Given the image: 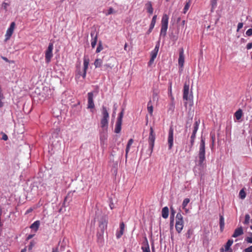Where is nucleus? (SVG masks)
Masks as SVG:
<instances>
[{
	"instance_id": "f257e3e1",
	"label": "nucleus",
	"mask_w": 252,
	"mask_h": 252,
	"mask_svg": "<svg viewBox=\"0 0 252 252\" xmlns=\"http://www.w3.org/2000/svg\"><path fill=\"white\" fill-rule=\"evenodd\" d=\"M198 163L200 165H202L205 160V139L201 138L198 154Z\"/></svg>"
},
{
	"instance_id": "f03ea898",
	"label": "nucleus",
	"mask_w": 252,
	"mask_h": 252,
	"mask_svg": "<svg viewBox=\"0 0 252 252\" xmlns=\"http://www.w3.org/2000/svg\"><path fill=\"white\" fill-rule=\"evenodd\" d=\"M102 118L101 119V127L106 130L108 128V123L109 119V114L105 107L103 106L102 109Z\"/></svg>"
},
{
	"instance_id": "7ed1b4c3",
	"label": "nucleus",
	"mask_w": 252,
	"mask_h": 252,
	"mask_svg": "<svg viewBox=\"0 0 252 252\" xmlns=\"http://www.w3.org/2000/svg\"><path fill=\"white\" fill-rule=\"evenodd\" d=\"M168 16L166 14H164L163 15L161 24V27L160 32V36L165 37L166 35V32L168 29Z\"/></svg>"
},
{
	"instance_id": "20e7f679",
	"label": "nucleus",
	"mask_w": 252,
	"mask_h": 252,
	"mask_svg": "<svg viewBox=\"0 0 252 252\" xmlns=\"http://www.w3.org/2000/svg\"><path fill=\"white\" fill-rule=\"evenodd\" d=\"M108 221L107 219L102 218L99 222V229L100 232L98 231L97 236L98 239H101L103 235L104 230L107 229Z\"/></svg>"
},
{
	"instance_id": "39448f33",
	"label": "nucleus",
	"mask_w": 252,
	"mask_h": 252,
	"mask_svg": "<svg viewBox=\"0 0 252 252\" xmlns=\"http://www.w3.org/2000/svg\"><path fill=\"white\" fill-rule=\"evenodd\" d=\"M176 230L179 233H180L182 231L184 227L183 218L180 213H178L176 215Z\"/></svg>"
},
{
	"instance_id": "423d86ee",
	"label": "nucleus",
	"mask_w": 252,
	"mask_h": 252,
	"mask_svg": "<svg viewBox=\"0 0 252 252\" xmlns=\"http://www.w3.org/2000/svg\"><path fill=\"white\" fill-rule=\"evenodd\" d=\"M155 139L156 135L154 133V129L152 127H151L150 129V134L148 138V142L149 144V148L151 150V153L153 152Z\"/></svg>"
},
{
	"instance_id": "0eeeda50",
	"label": "nucleus",
	"mask_w": 252,
	"mask_h": 252,
	"mask_svg": "<svg viewBox=\"0 0 252 252\" xmlns=\"http://www.w3.org/2000/svg\"><path fill=\"white\" fill-rule=\"evenodd\" d=\"M53 44L52 43H50L49 44L48 47L46 50L45 51V61L46 63H48L51 62V59L53 57Z\"/></svg>"
},
{
	"instance_id": "6e6552de",
	"label": "nucleus",
	"mask_w": 252,
	"mask_h": 252,
	"mask_svg": "<svg viewBox=\"0 0 252 252\" xmlns=\"http://www.w3.org/2000/svg\"><path fill=\"white\" fill-rule=\"evenodd\" d=\"M159 44H158L156 45L154 49L151 51V59L148 63V65L149 66H151L154 63V62L157 56L159 50Z\"/></svg>"
},
{
	"instance_id": "1a4fd4ad",
	"label": "nucleus",
	"mask_w": 252,
	"mask_h": 252,
	"mask_svg": "<svg viewBox=\"0 0 252 252\" xmlns=\"http://www.w3.org/2000/svg\"><path fill=\"white\" fill-rule=\"evenodd\" d=\"M168 149H171L173 145V128L170 127L168 136Z\"/></svg>"
},
{
	"instance_id": "9d476101",
	"label": "nucleus",
	"mask_w": 252,
	"mask_h": 252,
	"mask_svg": "<svg viewBox=\"0 0 252 252\" xmlns=\"http://www.w3.org/2000/svg\"><path fill=\"white\" fill-rule=\"evenodd\" d=\"M15 27V23L12 22L10 24L9 28L7 29L6 31V33L5 34V40H7L10 39V37L13 33Z\"/></svg>"
},
{
	"instance_id": "9b49d317",
	"label": "nucleus",
	"mask_w": 252,
	"mask_h": 252,
	"mask_svg": "<svg viewBox=\"0 0 252 252\" xmlns=\"http://www.w3.org/2000/svg\"><path fill=\"white\" fill-rule=\"evenodd\" d=\"M185 61L184 51L183 48H181L179 51V57L178 59L179 65L182 67L184 66Z\"/></svg>"
},
{
	"instance_id": "f8f14e48",
	"label": "nucleus",
	"mask_w": 252,
	"mask_h": 252,
	"mask_svg": "<svg viewBox=\"0 0 252 252\" xmlns=\"http://www.w3.org/2000/svg\"><path fill=\"white\" fill-rule=\"evenodd\" d=\"M93 96L94 94L92 92H90L88 94V108H94V107Z\"/></svg>"
},
{
	"instance_id": "ddd939ff",
	"label": "nucleus",
	"mask_w": 252,
	"mask_h": 252,
	"mask_svg": "<svg viewBox=\"0 0 252 252\" xmlns=\"http://www.w3.org/2000/svg\"><path fill=\"white\" fill-rule=\"evenodd\" d=\"M189 85L185 84L183 89V98L184 100H188L189 99Z\"/></svg>"
},
{
	"instance_id": "4468645a",
	"label": "nucleus",
	"mask_w": 252,
	"mask_h": 252,
	"mask_svg": "<svg viewBox=\"0 0 252 252\" xmlns=\"http://www.w3.org/2000/svg\"><path fill=\"white\" fill-rule=\"evenodd\" d=\"M90 60L89 58L88 57H84V63H83V65H84V73L82 75V76L84 78H85L86 75V71L88 68V65L89 64Z\"/></svg>"
},
{
	"instance_id": "2eb2a0df",
	"label": "nucleus",
	"mask_w": 252,
	"mask_h": 252,
	"mask_svg": "<svg viewBox=\"0 0 252 252\" xmlns=\"http://www.w3.org/2000/svg\"><path fill=\"white\" fill-rule=\"evenodd\" d=\"M244 234L243 229L242 226H240L237 228H236L234 230V232L232 235V237L236 238L241 236Z\"/></svg>"
},
{
	"instance_id": "dca6fc26",
	"label": "nucleus",
	"mask_w": 252,
	"mask_h": 252,
	"mask_svg": "<svg viewBox=\"0 0 252 252\" xmlns=\"http://www.w3.org/2000/svg\"><path fill=\"white\" fill-rule=\"evenodd\" d=\"M107 134L106 133H103L100 135V145L102 147H104L106 145V141L107 139Z\"/></svg>"
},
{
	"instance_id": "f3484780",
	"label": "nucleus",
	"mask_w": 252,
	"mask_h": 252,
	"mask_svg": "<svg viewBox=\"0 0 252 252\" xmlns=\"http://www.w3.org/2000/svg\"><path fill=\"white\" fill-rule=\"evenodd\" d=\"M162 217L164 219H167L169 215V209L167 207H164L162 208Z\"/></svg>"
},
{
	"instance_id": "a211bd4d",
	"label": "nucleus",
	"mask_w": 252,
	"mask_h": 252,
	"mask_svg": "<svg viewBox=\"0 0 252 252\" xmlns=\"http://www.w3.org/2000/svg\"><path fill=\"white\" fill-rule=\"evenodd\" d=\"M122 122L117 121L115 128V132L116 133H119L120 132L121 130Z\"/></svg>"
},
{
	"instance_id": "6ab92c4d",
	"label": "nucleus",
	"mask_w": 252,
	"mask_h": 252,
	"mask_svg": "<svg viewBox=\"0 0 252 252\" xmlns=\"http://www.w3.org/2000/svg\"><path fill=\"white\" fill-rule=\"evenodd\" d=\"M133 143V140L132 139H130L128 141V143L126 145V158L127 157V154H128V153L129 152L130 147Z\"/></svg>"
},
{
	"instance_id": "aec40b11",
	"label": "nucleus",
	"mask_w": 252,
	"mask_h": 252,
	"mask_svg": "<svg viewBox=\"0 0 252 252\" xmlns=\"http://www.w3.org/2000/svg\"><path fill=\"white\" fill-rule=\"evenodd\" d=\"M146 6L147 12L150 14H152L153 13V8L152 6V2L151 1H148L146 4Z\"/></svg>"
},
{
	"instance_id": "412c9836",
	"label": "nucleus",
	"mask_w": 252,
	"mask_h": 252,
	"mask_svg": "<svg viewBox=\"0 0 252 252\" xmlns=\"http://www.w3.org/2000/svg\"><path fill=\"white\" fill-rule=\"evenodd\" d=\"M233 243V241L232 239H229L227 242L226 244L225 245V251H228L230 250V252H232V250L230 249V247L232 245Z\"/></svg>"
},
{
	"instance_id": "4be33fe9",
	"label": "nucleus",
	"mask_w": 252,
	"mask_h": 252,
	"mask_svg": "<svg viewBox=\"0 0 252 252\" xmlns=\"http://www.w3.org/2000/svg\"><path fill=\"white\" fill-rule=\"evenodd\" d=\"M242 110L240 109H238L234 114L235 117L237 120H240L242 116Z\"/></svg>"
},
{
	"instance_id": "5701e85b",
	"label": "nucleus",
	"mask_w": 252,
	"mask_h": 252,
	"mask_svg": "<svg viewBox=\"0 0 252 252\" xmlns=\"http://www.w3.org/2000/svg\"><path fill=\"white\" fill-rule=\"evenodd\" d=\"M102 64V60L100 59H97L94 62V65L95 68L100 67Z\"/></svg>"
},
{
	"instance_id": "b1692460",
	"label": "nucleus",
	"mask_w": 252,
	"mask_h": 252,
	"mask_svg": "<svg viewBox=\"0 0 252 252\" xmlns=\"http://www.w3.org/2000/svg\"><path fill=\"white\" fill-rule=\"evenodd\" d=\"M220 226L221 231H222L224 226V220L222 216H220Z\"/></svg>"
},
{
	"instance_id": "393cba45",
	"label": "nucleus",
	"mask_w": 252,
	"mask_h": 252,
	"mask_svg": "<svg viewBox=\"0 0 252 252\" xmlns=\"http://www.w3.org/2000/svg\"><path fill=\"white\" fill-rule=\"evenodd\" d=\"M39 225H40V222H39V221L38 220H36L35 221H34L31 225V228L32 229H35V231H36L39 226Z\"/></svg>"
},
{
	"instance_id": "a878e982",
	"label": "nucleus",
	"mask_w": 252,
	"mask_h": 252,
	"mask_svg": "<svg viewBox=\"0 0 252 252\" xmlns=\"http://www.w3.org/2000/svg\"><path fill=\"white\" fill-rule=\"evenodd\" d=\"M199 125V122L196 121L194 124V126H193V130L192 131V134H194L196 135V133L197 132V131L198 129V126Z\"/></svg>"
},
{
	"instance_id": "bb28decb",
	"label": "nucleus",
	"mask_w": 252,
	"mask_h": 252,
	"mask_svg": "<svg viewBox=\"0 0 252 252\" xmlns=\"http://www.w3.org/2000/svg\"><path fill=\"white\" fill-rule=\"evenodd\" d=\"M191 1L190 0H189L188 1H187L185 5V7L184 8V13H186L187 11L189 10V7L190 5Z\"/></svg>"
},
{
	"instance_id": "cd10ccee",
	"label": "nucleus",
	"mask_w": 252,
	"mask_h": 252,
	"mask_svg": "<svg viewBox=\"0 0 252 252\" xmlns=\"http://www.w3.org/2000/svg\"><path fill=\"white\" fill-rule=\"evenodd\" d=\"M190 200L189 198H185L183 202L182 203V207L183 209H186V207H187L188 203L189 202Z\"/></svg>"
},
{
	"instance_id": "c85d7f7f",
	"label": "nucleus",
	"mask_w": 252,
	"mask_h": 252,
	"mask_svg": "<svg viewBox=\"0 0 252 252\" xmlns=\"http://www.w3.org/2000/svg\"><path fill=\"white\" fill-rule=\"evenodd\" d=\"M193 231L191 229H189L187 232L186 233V236L188 239L190 238L191 236L193 234Z\"/></svg>"
},
{
	"instance_id": "c756f323",
	"label": "nucleus",
	"mask_w": 252,
	"mask_h": 252,
	"mask_svg": "<svg viewBox=\"0 0 252 252\" xmlns=\"http://www.w3.org/2000/svg\"><path fill=\"white\" fill-rule=\"evenodd\" d=\"M218 0H211V4L212 6L211 11H213V9H215L217 5V1Z\"/></svg>"
},
{
	"instance_id": "7c9ffc66",
	"label": "nucleus",
	"mask_w": 252,
	"mask_h": 252,
	"mask_svg": "<svg viewBox=\"0 0 252 252\" xmlns=\"http://www.w3.org/2000/svg\"><path fill=\"white\" fill-rule=\"evenodd\" d=\"M97 40V36L96 34L94 37L93 38V40L91 42V45L93 48H94L95 46L96 45V42Z\"/></svg>"
},
{
	"instance_id": "2f4dec72",
	"label": "nucleus",
	"mask_w": 252,
	"mask_h": 252,
	"mask_svg": "<svg viewBox=\"0 0 252 252\" xmlns=\"http://www.w3.org/2000/svg\"><path fill=\"white\" fill-rule=\"evenodd\" d=\"M246 194L243 189H241L239 192V196L241 199H244L246 197Z\"/></svg>"
},
{
	"instance_id": "473e14b6",
	"label": "nucleus",
	"mask_w": 252,
	"mask_h": 252,
	"mask_svg": "<svg viewBox=\"0 0 252 252\" xmlns=\"http://www.w3.org/2000/svg\"><path fill=\"white\" fill-rule=\"evenodd\" d=\"M157 15H154L152 18V21H151V23L150 24V26H152V27H154L155 26V24H156V20H157Z\"/></svg>"
},
{
	"instance_id": "72a5a7b5",
	"label": "nucleus",
	"mask_w": 252,
	"mask_h": 252,
	"mask_svg": "<svg viewBox=\"0 0 252 252\" xmlns=\"http://www.w3.org/2000/svg\"><path fill=\"white\" fill-rule=\"evenodd\" d=\"M250 216L249 214H246L245 215V219L244 223L245 224H248L250 222Z\"/></svg>"
},
{
	"instance_id": "f704fd0d",
	"label": "nucleus",
	"mask_w": 252,
	"mask_h": 252,
	"mask_svg": "<svg viewBox=\"0 0 252 252\" xmlns=\"http://www.w3.org/2000/svg\"><path fill=\"white\" fill-rule=\"evenodd\" d=\"M150 102H149L148 103L147 109H148V112L150 114H152L153 112V107L152 105H150Z\"/></svg>"
},
{
	"instance_id": "c9c22d12",
	"label": "nucleus",
	"mask_w": 252,
	"mask_h": 252,
	"mask_svg": "<svg viewBox=\"0 0 252 252\" xmlns=\"http://www.w3.org/2000/svg\"><path fill=\"white\" fill-rule=\"evenodd\" d=\"M124 231L120 230L116 232V236L117 239H119L123 235Z\"/></svg>"
},
{
	"instance_id": "e433bc0d",
	"label": "nucleus",
	"mask_w": 252,
	"mask_h": 252,
	"mask_svg": "<svg viewBox=\"0 0 252 252\" xmlns=\"http://www.w3.org/2000/svg\"><path fill=\"white\" fill-rule=\"evenodd\" d=\"M103 49V46L102 45H101V42L100 41L99 43V45L98 46V47H97L96 48V53H99L100 52L101 50H102Z\"/></svg>"
},
{
	"instance_id": "4c0bfd02",
	"label": "nucleus",
	"mask_w": 252,
	"mask_h": 252,
	"mask_svg": "<svg viewBox=\"0 0 252 252\" xmlns=\"http://www.w3.org/2000/svg\"><path fill=\"white\" fill-rule=\"evenodd\" d=\"M194 140L190 139V144L189 145L188 152H189L190 151H191V149L194 144Z\"/></svg>"
},
{
	"instance_id": "58836bf2",
	"label": "nucleus",
	"mask_w": 252,
	"mask_h": 252,
	"mask_svg": "<svg viewBox=\"0 0 252 252\" xmlns=\"http://www.w3.org/2000/svg\"><path fill=\"white\" fill-rule=\"evenodd\" d=\"M245 240L249 243H252V233H251V237H247Z\"/></svg>"
},
{
	"instance_id": "ea45409f",
	"label": "nucleus",
	"mask_w": 252,
	"mask_h": 252,
	"mask_svg": "<svg viewBox=\"0 0 252 252\" xmlns=\"http://www.w3.org/2000/svg\"><path fill=\"white\" fill-rule=\"evenodd\" d=\"M9 6V4L7 2H3L2 3V7L4 9L7 10V7Z\"/></svg>"
},
{
	"instance_id": "a19ab883",
	"label": "nucleus",
	"mask_w": 252,
	"mask_h": 252,
	"mask_svg": "<svg viewBox=\"0 0 252 252\" xmlns=\"http://www.w3.org/2000/svg\"><path fill=\"white\" fill-rule=\"evenodd\" d=\"M123 112H121L120 114H119V116L117 119V120L118 121H120V122H122V119H123Z\"/></svg>"
},
{
	"instance_id": "79ce46f5",
	"label": "nucleus",
	"mask_w": 252,
	"mask_h": 252,
	"mask_svg": "<svg viewBox=\"0 0 252 252\" xmlns=\"http://www.w3.org/2000/svg\"><path fill=\"white\" fill-rule=\"evenodd\" d=\"M246 34L248 36H251L252 35V29H249L246 32Z\"/></svg>"
},
{
	"instance_id": "37998d69",
	"label": "nucleus",
	"mask_w": 252,
	"mask_h": 252,
	"mask_svg": "<svg viewBox=\"0 0 252 252\" xmlns=\"http://www.w3.org/2000/svg\"><path fill=\"white\" fill-rule=\"evenodd\" d=\"M244 252H252V246L245 249Z\"/></svg>"
},
{
	"instance_id": "c03bdc74",
	"label": "nucleus",
	"mask_w": 252,
	"mask_h": 252,
	"mask_svg": "<svg viewBox=\"0 0 252 252\" xmlns=\"http://www.w3.org/2000/svg\"><path fill=\"white\" fill-rule=\"evenodd\" d=\"M114 13V9L112 7H110L108 10V12L106 14V15L111 14Z\"/></svg>"
},
{
	"instance_id": "a18cd8bd",
	"label": "nucleus",
	"mask_w": 252,
	"mask_h": 252,
	"mask_svg": "<svg viewBox=\"0 0 252 252\" xmlns=\"http://www.w3.org/2000/svg\"><path fill=\"white\" fill-rule=\"evenodd\" d=\"M142 249L143 250V252H151L149 246L145 248L142 247Z\"/></svg>"
},
{
	"instance_id": "49530a36",
	"label": "nucleus",
	"mask_w": 252,
	"mask_h": 252,
	"mask_svg": "<svg viewBox=\"0 0 252 252\" xmlns=\"http://www.w3.org/2000/svg\"><path fill=\"white\" fill-rule=\"evenodd\" d=\"M125 226V225L123 222H122L121 223H120V228L121 230L124 231Z\"/></svg>"
},
{
	"instance_id": "de8ad7c7",
	"label": "nucleus",
	"mask_w": 252,
	"mask_h": 252,
	"mask_svg": "<svg viewBox=\"0 0 252 252\" xmlns=\"http://www.w3.org/2000/svg\"><path fill=\"white\" fill-rule=\"evenodd\" d=\"M104 70H107L108 68H111V66L109 64H105L103 66Z\"/></svg>"
},
{
	"instance_id": "09e8293b",
	"label": "nucleus",
	"mask_w": 252,
	"mask_h": 252,
	"mask_svg": "<svg viewBox=\"0 0 252 252\" xmlns=\"http://www.w3.org/2000/svg\"><path fill=\"white\" fill-rule=\"evenodd\" d=\"M243 24L242 23H239L237 26V31H239L241 29L243 28Z\"/></svg>"
},
{
	"instance_id": "8fccbe9b",
	"label": "nucleus",
	"mask_w": 252,
	"mask_h": 252,
	"mask_svg": "<svg viewBox=\"0 0 252 252\" xmlns=\"http://www.w3.org/2000/svg\"><path fill=\"white\" fill-rule=\"evenodd\" d=\"M170 209H171V217H172V218H174V215H175V211L173 209V207H171Z\"/></svg>"
},
{
	"instance_id": "3c124183",
	"label": "nucleus",
	"mask_w": 252,
	"mask_h": 252,
	"mask_svg": "<svg viewBox=\"0 0 252 252\" xmlns=\"http://www.w3.org/2000/svg\"><path fill=\"white\" fill-rule=\"evenodd\" d=\"M170 225L171 227H172L174 225V218H172V217H170Z\"/></svg>"
},
{
	"instance_id": "603ef678",
	"label": "nucleus",
	"mask_w": 252,
	"mask_h": 252,
	"mask_svg": "<svg viewBox=\"0 0 252 252\" xmlns=\"http://www.w3.org/2000/svg\"><path fill=\"white\" fill-rule=\"evenodd\" d=\"M2 139H3L4 141H6L8 139V136L6 134H3L2 137Z\"/></svg>"
},
{
	"instance_id": "864d4df0",
	"label": "nucleus",
	"mask_w": 252,
	"mask_h": 252,
	"mask_svg": "<svg viewBox=\"0 0 252 252\" xmlns=\"http://www.w3.org/2000/svg\"><path fill=\"white\" fill-rule=\"evenodd\" d=\"M252 48V43H249L247 45V49L249 50Z\"/></svg>"
},
{
	"instance_id": "5fc2aeb1",
	"label": "nucleus",
	"mask_w": 252,
	"mask_h": 252,
	"mask_svg": "<svg viewBox=\"0 0 252 252\" xmlns=\"http://www.w3.org/2000/svg\"><path fill=\"white\" fill-rule=\"evenodd\" d=\"M169 93L171 96L172 100H174V97L171 95V94H172L171 86H170L169 88Z\"/></svg>"
},
{
	"instance_id": "6e6d98bb",
	"label": "nucleus",
	"mask_w": 252,
	"mask_h": 252,
	"mask_svg": "<svg viewBox=\"0 0 252 252\" xmlns=\"http://www.w3.org/2000/svg\"><path fill=\"white\" fill-rule=\"evenodd\" d=\"M154 27L150 26L149 29L147 32V34H149L150 33H151L152 32L153 29H154Z\"/></svg>"
},
{
	"instance_id": "4d7b16f0",
	"label": "nucleus",
	"mask_w": 252,
	"mask_h": 252,
	"mask_svg": "<svg viewBox=\"0 0 252 252\" xmlns=\"http://www.w3.org/2000/svg\"><path fill=\"white\" fill-rule=\"evenodd\" d=\"M172 101H173V100H172ZM170 109H172L173 110L174 109V104L173 103V102H172L170 105V108H169Z\"/></svg>"
},
{
	"instance_id": "13d9d810",
	"label": "nucleus",
	"mask_w": 252,
	"mask_h": 252,
	"mask_svg": "<svg viewBox=\"0 0 252 252\" xmlns=\"http://www.w3.org/2000/svg\"><path fill=\"white\" fill-rule=\"evenodd\" d=\"M196 135L194 134H192L190 137V139L195 140Z\"/></svg>"
},
{
	"instance_id": "bf43d9fd",
	"label": "nucleus",
	"mask_w": 252,
	"mask_h": 252,
	"mask_svg": "<svg viewBox=\"0 0 252 252\" xmlns=\"http://www.w3.org/2000/svg\"><path fill=\"white\" fill-rule=\"evenodd\" d=\"M127 43H126L125 44V46H124V50L126 51H127Z\"/></svg>"
},
{
	"instance_id": "052dcab7",
	"label": "nucleus",
	"mask_w": 252,
	"mask_h": 252,
	"mask_svg": "<svg viewBox=\"0 0 252 252\" xmlns=\"http://www.w3.org/2000/svg\"><path fill=\"white\" fill-rule=\"evenodd\" d=\"M52 252H59L57 248H53Z\"/></svg>"
},
{
	"instance_id": "680f3d73",
	"label": "nucleus",
	"mask_w": 252,
	"mask_h": 252,
	"mask_svg": "<svg viewBox=\"0 0 252 252\" xmlns=\"http://www.w3.org/2000/svg\"><path fill=\"white\" fill-rule=\"evenodd\" d=\"M110 208H111V209H113L114 208V204L113 203H111L110 204Z\"/></svg>"
},
{
	"instance_id": "e2e57ef3",
	"label": "nucleus",
	"mask_w": 252,
	"mask_h": 252,
	"mask_svg": "<svg viewBox=\"0 0 252 252\" xmlns=\"http://www.w3.org/2000/svg\"><path fill=\"white\" fill-rule=\"evenodd\" d=\"M33 237V235H29L27 238L28 239H30L31 238H32Z\"/></svg>"
},
{
	"instance_id": "0e129e2a",
	"label": "nucleus",
	"mask_w": 252,
	"mask_h": 252,
	"mask_svg": "<svg viewBox=\"0 0 252 252\" xmlns=\"http://www.w3.org/2000/svg\"><path fill=\"white\" fill-rule=\"evenodd\" d=\"M27 252L26 248H25L24 249H22L21 251V252Z\"/></svg>"
},
{
	"instance_id": "69168bd1",
	"label": "nucleus",
	"mask_w": 252,
	"mask_h": 252,
	"mask_svg": "<svg viewBox=\"0 0 252 252\" xmlns=\"http://www.w3.org/2000/svg\"><path fill=\"white\" fill-rule=\"evenodd\" d=\"M184 210L186 213H188L189 211V209H187L186 208V209H184Z\"/></svg>"
},
{
	"instance_id": "338daca9",
	"label": "nucleus",
	"mask_w": 252,
	"mask_h": 252,
	"mask_svg": "<svg viewBox=\"0 0 252 252\" xmlns=\"http://www.w3.org/2000/svg\"><path fill=\"white\" fill-rule=\"evenodd\" d=\"M32 211V209H30L27 210V213H29L31 212Z\"/></svg>"
},
{
	"instance_id": "774afa93",
	"label": "nucleus",
	"mask_w": 252,
	"mask_h": 252,
	"mask_svg": "<svg viewBox=\"0 0 252 252\" xmlns=\"http://www.w3.org/2000/svg\"><path fill=\"white\" fill-rule=\"evenodd\" d=\"M2 59H3L4 60L6 61H8L6 58L2 57Z\"/></svg>"
}]
</instances>
